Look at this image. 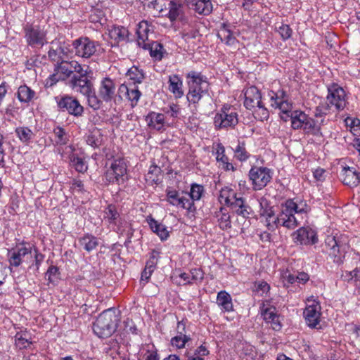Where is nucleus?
Returning a JSON list of instances; mask_svg holds the SVG:
<instances>
[{"label": "nucleus", "instance_id": "obj_1", "mask_svg": "<svg viewBox=\"0 0 360 360\" xmlns=\"http://www.w3.org/2000/svg\"><path fill=\"white\" fill-rule=\"evenodd\" d=\"M308 212V206L305 202L300 204L293 200L289 199L281 206L280 217L277 219L282 226L289 229H294L300 224V216Z\"/></svg>", "mask_w": 360, "mask_h": 360}, {"label": "nucleus", "instance_id": "obj_2", "mask_svg": "<svg viewBox=\"0 0 360 360\" xmlns=\"http://www.w3.org/2000/svg\"><path fill=\"white\" fill-rule=\"evenodd\" d=\"M69 84L77 92H79L87 98L88 104L94 110H98L102 105L101 101L95 94L93 83L88 75L77 76L73 75Z\"/></svg>", "mask_w": 360, "mask_h": 360}, {"label": "nucleus", "instance_id": "obj_3", "mask_svg": "<svg viewBox=\"0 0 360 360\" xmlns=\"http://www.w3.org/2000/svg\"><path fill=\"white\" fill-rule=\"evenodd\" d=\"M120 319L114 309L103 311L94 323L93 330L99 338H105L112 335L116 330Z\"/></svg>", "mask_w": 360, "mask_h": 360}, {"label": "nucleus", "instance_id": "obj_4", "mask_svg": "<svg viewBox=\"0 0 360 360\" xmlns=\"http://www.w3.org/2000/svg\"><path fill=\"white\" fill-rule=\"evenodd\" d=\"M219 198L231 207L233 212L243 218H249L252 208L246 203L241 194H237L233 189L225 187L221 189Z\"/></svg>", "mask_w": 360, "mask_h": 360}, {"label": "nucleus", "instance_id": "obj_5", "mask_svg": "<svg viewBox=\"0 0 360 360\" xmlns=\"http://www.w3.org/2000/svg\"><path fill=\"white\" fill-rule=\"evenodd\" d=\"M187 78L189 79L187 100L191 103H198L207 94L209 84L200 73L194 71L188 73Z\"/></svg>", "mask_w": 360, "mask_h": 360}, {"label": "nucleus", "instance_id": "obj_6", "mask_svg": "<svg viewBox=\"0 0 360 360\" xmlns=\"http://www.w3.org/2000/svg\"><path fill=\"white\" fill-rule=\"evenodd\" d=\"M23 31L25 39L32 48H41L48 43L45 26L27 22L24 25Z\"/></svg>", "mask_w": 360, "mask_h": 360}, {"label": "nucleus", "instance_id": "obj_7", "mask_svg": "<svg viewBox=\"0 0 360 360\" xmlns=\"http://www.w3.org/2000/svg\"><path fill=\"white\" fill-rule=\"evenodd\" d=\"M326 251L329 256L333 259L336 264H341L343 262L349 245L345 238L328 236L325 240Z\"/></svg>", "mask_w": 360, "mask_h": 360}, {"label": "nucleus", "instance_id": "obj_8", "mask_svg": "<svg viewBox=\"0 0 360 360\" xmlns=\"http://www.w3.org/2000/svg\"><path fill=\"white\" fill-rule=\"evenodd\" d=\"M183 194L175 189L167 188L166 190V200L173 206L186 210L189 213H194L196 211L195 204Z\"/></svg>", "mask_w": 360, "mask_h": 360}, {"label": "nucleus", "instance_id": "obj_9", "mask_svg": "<svg viewBox=\"0 0 360 360\" xmlns=\"http://www.w3.org/2000/svg\"><path fill=\"white\" fill-rule=\"evenodd\" d=\"M98 42L88 37H80L72 42L75 55L84 58L94 56L97 51Z\"/></svg>", "mask_w": 360, "mask_h": 360}, {"label": "nucleus", "instance_id": "obj_10", "mask_svg": "<svg viewBox=\"0 0 360 360\" xmlns=\"http://www.w3.org/2000/svg\"><path fill=\"white\" fill-rule=\"evenodd\" d=\"M249 176L254 190H261L270 182L272 179V172L266 167H255L250 170Z\"/></svg>", "mask_w": 360, "mask_h": 360}, {"label": "nucleus", "instance_id": "obj_11", "mask_svg": "<svg viewBox=\"0 0 360 360\" xmlns=\"http://www.w3.org/2000/svg\"><path fill=\"white\" fill-rule=\"evenodd\" d=\"M214 122L219 129L233 127L238 122V115L231 107L224 105L221 112L216 114Z\"/></svg>", "mask_w": 360, "mask_h": 360}, {"label": "nucleus", "instance_id": "obj_12", "mask_svg": "<svg viewBox=\"0 0 360 360\" xmlns=\"http://www.w3.org/2000/svg\"><path fill=\"white\" fill-rule=\"evenodd\" d=\"M115 82L109 77L103 79L101 82L98 96H97L103 103H110L112 101L115 102L118 100V94H116Z\"/></svg>", "mask_w": 360, "mask_h": 360}, {"label": "nucleus", "instance_id": "obj_13", "mask_svg": "<svg viewBox=\"0 0 360 360\" xmlns=\"http://www.w3.org/2000/svg\"><path fill=\"white\" fill-rule=\"evenodd\" d=\"M58 107L62 112H68L75 117H80L84 112V108L78 100L72 96H65L57 101Z\"/></svg>", "mask_w": 360, "mask_h": 360}, {"label": "nucleus", "instance_id": "obj_14", "mask_svg": "<svg viewBox=\"0 0 360 360\" xmlns=\"http://www.w3.org/2000/svg\"><path fill=\"white\" fill-rule=\"evenodd\" d=\"M244 106L248 110H255L256 108L263 107L262 102V95L259 89L251 86L244 91Z\"/></svg>", "mask_w": 360, "mask_h": 360}, {"label": "nucleus", "instance_id": "obj_15", "mask_svg": "<svg viewBox=\"0 0 360 360\" xmlns=\"http://www.w3.org/2000/svg\"><path fill=\"white\" fill-rule=\"evenodd\" d=\"M294 241L300 245H313L318 242L316 233L309 227H302L292 234Z\"/></svg>", "mask_w": 360, "mask_h": 360}, {"label": "nucleus", "instance_id": "obj_16", "mask_svg": "<svg viewBox=\"0 0 360 360\" xmlns=\"http://www.w3.org/2000/svg\"><path fill=\"white\" fill-rule=\"evenodd\" d=\"M328 91L329 94L327 96V99L330 103L334 105L338 110H342L346 105L344 89L338 86L336 84H333L328 89Z\"/></svg>", "mask_w": 360, "mask_h": 360}, {"label": "nucleus", "instance_id": "obj_17", "mask_svg": "<svg viewBox=\"0 0 360 360\" xmlns=\"http://www.w3.org/2000/svg\"><path fill=\"white\" fill-rule=\"evenodd\" d=\"M340 178L345 185L357 186L360 183V172L354 167H344L340 173Z\"/></svg>", "mask_w": 360, "mask_h": 360}, {"label": "nucleus", "instance_id": "obj_18", "mask_svg": "<svg viewBox=\"0 0 360 360\" xmlns=\"http://www.w3.org/2000/svg\"><path fill=\"white\" fill-rule=\"evenodd\" d=\"M118 101L122 99V94L126 96L127 98L131 101V107H134L137 105V103L141 96V91L137 89L136 86H129L122 84L120 86L118 91Z\"/></svg>", "mask_w": 360, "mask_h": 360}, {"label": "nucleus", "instance_id": "obj_19", "mask_svg": "<svg viewBox=\"0 0 360 360\" xmlns=\"http://www.w3.org/2000/svg\"><path fill=\"white\" fill-rule=\"evenodd\" d=\"M321 307L318 304H311L307 307L304 311V316L308 326L316 328L320 321Z\"/></svg>", "mask_w": 360, "mask_h": 360}, {"label": "nucleus", "instance_id": "obj_20", "mask_svg": "<svg viewBox=\"0 0 360 360\" xmlns=\"http://www.w3.org/2000/svg\"><path fill=\"white\" fill-rule=\"evenodd\" d=\"M31 253V248L24 246L18 247L16 249L9 251L8 257L10 265L15 267L19 266L22 263V258Z\"/></svg>", "mask_w": 360, "mask_h": 360}, {"label": "nucleus", "instance_id": "obj_21", "mask_svg": "<svg viewBox=\"0 0 360 360\" xmlns=\"http://www.w3.org/2000/svg\"><path fill=\"white\" fill-rule=\"evenodd\" d=\"M145 120L151 129L160 131L164 127L165 115L162 113L150 112L146 116Z\"/></svg>", "mask_w": 360, "mask_h": 360}, {"label": "nucleus", "instance_id": "obj_22", "mask_svg": "<svg viewBox=\"0 0 360 360\" xmlns=\"http://www.w3.org/2000/svg\"><path fill=\"white\" fill-rule=\"evenodd\" d=\"M169 90L176 98H181L184 96L183 82L181 77L177 75H172L169 77Z\"/></svg>", "mask_w": 360, "mask_h": 360}, {"label": "nucleus", "instance_id": "obj_23", "mask_svg": "<svg viewBox=\"0 0 360 360\" xmlns=\"http://www.w3.org/2000/svg\"><path fill=\"white\" fill-rule=\"evenodd\" d=\"M190 6L199 14L207 15L212 11L211 0H191Z\"/></svg>", "mask_w": 360, "mask_h": 360}, {"label": "nucleus", "instance_id": "obj_24", "mask_svg": "<svg viewBox=\"0 0 360 360\" xmlns=\"http://www.w3.org/2000/svg\"><path fill=\"white\" fill-rule=\"evenodd\" d=\"M150 25L146 20L141 21L137 25V43L139 46H142L144 49H146V44L145 41L148 39V32L150 31Z\"/></svg>", "mask_w": 360, "mask_h": 360}, {"label": "nucleus", "instance_id": "obj_25", "mask_svg": "<svg viewBox=\"0 0 360 360\" xmlns=\"http://www.w3.org/2000/svg\"><path fill=\"white\" fill-rule=\"evenodd\" d=\"M79 245L86 252L94 250L99 245L98 239L90 233H86L78 240Z\"/></svg>", "mask_w": 360, "mask_h": 360}, {"label": "nucleus", "instance_id": "obj_26", "mask_svg": "<svg viewBox=\"0 0 360 360\" xmlns=\"http://www.w3.org/2000/svg\"><path fill=\"white\" fill-rule=\"evenodd\" d=\"M109 36L117 44L125 42L127 41L129 31L122 26L113 27L109 30Z\"/></svg>", "mask_w": 360, "mask_h": 360}, {"label": "nucleus", "instance_id": "obj_27", "mask_svg": "<svg viewBox=\"0 0 360 360\" xmlns=\"http://www.w3.org/2000/svg\"><path fill=\"white\" fill-rule=\"evenodd\" d=\"M289 116L291 121V127L295 130L301 129L309 117L301 110H293Z\"/></svg>", "mask_w": 360, "mask_h": 360}, {"label": "nucleus", "instance_id": "obj_28", "mask_svg": "<svg viewBox=\"0 0 360 360\" xmlns=\"http://www.w3.org/2000/svg\"><path fill=\"white\" fill-rule=\"evenodd\" d=\"M217 303L224 311H231L233 310L232 298L231 295L224 290L218 292Z\"/></svg>", "mask_w": 360, "mask_h": 360}, {"label": "nucleus", "instance_id": "obj_29", "mask_svg": "<svg viewBox=\"0 0 360 360\" xmlns=\"http://www.w3.org/2000/svg\"><path fill=\"white\" fill-rule=\"evenodd\" d=\"M151 230L155 233L162 240H166L169 236V231L165 225L158 222L152 217L148 219Z\"/></svg>", "mask_w": 360, "mask_h": 360}, {"label": "nucleus", "instance_id": "obj_30", "mask_svg": "<svg viewBox=\"0 0 360 360\" xmlns=\"http://www.w3.org/2000/svg\"><path fill=\"white\" fill-rule=\"evenodd\" d=\"M70 66V62L62 61L56 67V73L53 75V77H57V80H65L72 74Z\"/></svg>", "mask_w": 360, "mask_h": 360}, {"label": "nucleus", "instance_id": "obj_31", "mask_svg": "<svg viewBox=\"0 0 360 360\" xmlns=\"http://www.w3.org/2000/svg\"><path fill=\"white\" fill-rule=\"evenodd\" d=\"M17 97L21 103H29L36 98V93L27 85H21L18 89Z\"/></svg>", "mask_w": 360, "mask_h": 360}, {"label": "nucleus", "instance_id": "obj_32", "mask_svg": "<svg viewBox=\"0 0 360 360\" xmlns=\"http://www.w3.org/2000/svg\"><path fill=\"white\" fill-rule=\"evenodd\" d=\"M217 37L226 45L231 46L237 42L236 38L233 35L232 32L229 29L227 25L223 23L217 34Z\"/></svg>", "mask_w": 360, "mask_h": 360}, {"label": "nucleus", "instance_id": "obj_33", "mask_svg": "<svg viewBox=\"0 0 360 360\" xmlns=\"http://www.w3.org/2000/svg\"><path fill=\"white\" fill-rule=\"evenodd\" d=\"M301 129H302L307 134H311L316 136H322L320 126L316 124V121L310 117H307Z\"/></svg>", "mask_w": 360, "mask_h": 360}, {"label": "nucleus", "instance_id": "obj_34", "mask_svg": "<svg viewBox=\"0 0 360 360\" xmlns=\"http://www.w3.org/2000/svg\"><path fill=\"white\" fill-rule=\"evenodd\" d=\"M226 209L221 207L216 212V217L218 219L219 226L222 230H228L231 227V217L229 213L225 212Z\"/></svg>", "mask_w": 360, "mask_h": 360}, {"label": "nucleus", "instance_id": "obj_35", "mask_svg": "<svg viewBox=\"0 0 360 360\" xmlns=\"http://www.w3.org/2000/svg\"><path fill=\"white\" fill-rule=\"evenodd\" d=\"M275 311L276 309L274 307H269L262 310V315L266 321L271 322L274 325L273 327L274 330H279L281 325L278 321V316Z\"/></svg>", "mask_w": 360, "mask_h": 360}, {"label": "nucleus", "instance_id": "obj_36", "mask_svg": "<svg viewBox=\"0 0 360 360\" xmlns=\"http://www.w3.org/2000/svg\"><path fill=\"white\" fill-rule=\"evenodd\" d=\"M183 13V5L179 1H171L169 4L168 18L171 21H174Z\"/></svg>", "mask_w": 360, "mask_h": 360}, {"label": "nucleus", "instance_id": "obj_37", "mask_svg": "<svg viewBox=\"0 0 360 360\" xmlns=\"http://www.w3.org/2000/svg\"><path fill=\"white\" fill-rule=\"evenodd\" d=\"M161 174V168L157 165H152L146 174V180L151 185L153 184H158L160 181V176Z\"/></svg>", "mask_w": 360, "mask_h": 360}, {"label": "nucleus", "instance_id": "obj_38", "mask_svg": "<svg viewBox=\"0 0 360 360\" xmlns=\"http://www.w3.org/2000/svg\"><path fill=\"white\" fill-rule=\"evenodd\" d=\"M127 77L131 80L134 84H140L144 79V74L142 70L139 69L136 66H132L127 72Z\"/></svg>", "mask_w": 360, "mask_h": 360}, {"label": "nucleus", "instance_id": "obj_39", "mask_svg": "<svg viewBox=\"0 0 360 360\" xmlns=\"http://www.w3.org/2000/svg\"><path fill=\"white\" fill-rule=\"evenodd\" d=\"M261 217H264L266 219L267 226H271V224H275L276 226H282L281 223L277 220L278 218L280 217V214L278 216H275L274 211L273 210V207H270L266 209H264L261 213Z\"/></svg>", "mask_w": 360, "mask_h": 360}, {"label": "nucleus", "instance_id": "obj_40", "mask_svg": "<svg viewBox=\"0 0 360 360\" xmlns=\"http://www.w3.org/2000/svg\"><path fill=\"white\" fill-rule=\"evenodd\" d=\"M58 41H52L51 47L50 48L48 56L53 60H56L58 58H60L62 55L65 54V49L58 45Z\"/></svg>", "mask_w": 360, "mask_h": 360}, {"label": "nucleus", "instance_id": "obj_41", "mask_svg": "<svg viewBox=\"0 0 360 360\" xmlns=\"http://www.w3.org/2000/svg\"><path fill=\"white\" fill-rule=\"evenodd\" d=\"M56 142L58 145H65L69 141V136L65 130L59 126L53 129Z\"/></svg>", "mask_w": 360, "mask_h": 360}, {"label": "nucleus", "instance_id": "obj_42", "mask_svg": "<svg viewBox=\"0 0 360 360\" xmlns=\"http://www.w3.org/2000/svg\"><path fill=\"white\" fill-rule=\"evenodd\" d=\"M111 169L116 172L117 176L122 178L127 172V165L124 160L118 158L115 160L110 165Z\"/></svg>", "mask_w": 360, "mask_h": 360}, {"label": "nucleus", "instance_id": "obj_43", "mask_svg": "<svg viewBox=\"0 0 360 360\" xmlns=\"http://www.w3.org/2000/svg\"><path fill=\"white\" fill-rule=\"evenodd\" d=\"M146 49H150V54L152 57L161 60L162 58V52L163 46L160 43L156 41H153L151 44H146Z\"/></svg>", "mask_w": 360, "mask_h": 360}, {"label": "nucleus", "instance_id": "obj_44", "mask_svg": "<svg viewBox=\"0 0 360 360\" xmlns=\"http://www.w3.org/2000/svg\"><path fill=\"white\" fill-rule=\"evenodd\" d=\"M86 143L94 148H98L101 145L102 136L99 131L94 132L87 136Z\"/></svg>", "mask_w": 360, "mask_h": 360}, {"label": "nucleus", "instance_id": "obj_45", "mask_svg": "<svg viewBox=\"0 0 360 360\" xmlns=\"http://www.w3.org/2000/svg\"><path fill=\"white\" fill-rule=\"evenodd\" d=\"M234 155L240 161H245L249 158L244 142L238 141V146L234 149Z\"/></svg>", "mask_w": 360, "mask_h": 360}, {"label": "nucleus", "instance_id": "obj_46", "mask_svg": "<svg viewBox=\"0 0 360 360\" xmlns=\"http://www.w3.org/2000/svg\"><path fill=\"white\" fill-rule=\"evenodd\" d=\"M15 132L20 140L22 142L29 141L33 136L32 131L27 127H18Z\"/></svg>", "mask_w": 360, "mask_h": 360}, {"label": "nucleus", "instance_id": "obj_47", "mask_svg": "<svg viewBox=\"0 0 360 360\" xmlns=\"http://www.w3.org/2000/svg\"><path fill=\"white\" fill-rule=\"evenodd\" d=\"M203 187L198 184H193L191 186V191L189 193H187L189 196V199L191 200L193 202L195 200H198L200 199L202 193L203 192Z\"/></svg>", "mask_w": 360, "mask_h": 360}, {"label": "nucleus", "instance_id": "obj_48", "mask_svg": "<svg viewBox=\"0 0 360 360\" xmlns=\"http://www.w3.org/2000/svg\"><path fill=\"white\" fill-rule=\"evenodd\" d=\"M292 104L290 103L288 100H285L284 102H283L281 105H279V107H278V108L281 110V112H282V115H281V118L282 120H283L285 122H287L288 120V118L290 117V115L291 114L292 112H293L292 110Z\"/></svg>", "mask_w": 360, "mask_h": 360}, {"label": "nucleus", "instance_id": "obj_49", "mask_svg": "<svg viewBox=\"0 0 360 360\" xmlns=\"http://www.w3.org/2000/svg\"><path fill=\"white\" fill-rule=\"evenodd\" d=\"M190 340V338L186 335H178L171 340L172 346L181 349L184 347L186 343Z\"/></svg>", "mask_w": 360, "mask_h": 360}, {"label": "nucleus", "instance_id": "obj_50", "mask_svg": "<svg viewBox=\"0 0 360 360\" xmlns=\"http://www.w3.org/2000/svg\"><path fill=\"white\" fill-rule=\"evenodd\" d=\"M159 252L156 250H153L149 259L146 262L145 268L150 271H154L158 261Z\"/></svg>", "mask_w": 360, "mask_h": 360}, {"label": "nucleus", "instance_id": "obj_51", "mask_svg": "<svg viewBox=\"0 0 360 360\" xmlns=\"http://www.w3.org/2000/svg\"><path fill=\"white\" fill-rule=\"evenodd\" d=\"M120 214L117 212L115 206L110 205L108 206L105 211V217L108 219L110 223H116V220L119 217Z\"/></svg>", "mask_w": 360, "mask_h": 360}, {"label": "nucleus", "instance_id": "obj_52", "mask_svg": "<svg viewBox=\"0 0 360 360\" xmlns=\"http://www.w3.org/2000/svg\"><path fill=\"white\" fill-rule=\"evenodd\" d=\"M70 68L72 70V73L76 72L79 74L78 76H82L85 75H88L89 72V67L87 66L86 69H84L81 64H79L78 62L72 60L70 61Z\"/></svg>", "mask_w": 360, "mask_h": 360}, {"label": "nucleus", "instance_id": "obj_53", "mask_svg": "<svg viewBox=\"0 0 360 360\" xmlns=\"http://www.w3.org/2000/svg\"><path fill=\"white\" fill-rule=\"evenodd\" d=\"M71 162L75 169L79 172H84L87 169V166L81 158L73 157L71 159Z\"/></svg>", "mask_w": 360, "mask_h": 360}, {"label": "nucleus", "instance_id": "obj_54", "mask_svg": "<svg viewBox=\"0 0 360 360\" xmlns=\"http://www.w3.org/2000/svg\"><path fill=\"white\" fill-rule=\"evenodd\" d=\"M278 32L283 40L288 39L292 33V29L290 26L284 24L278 27Z\"/></svg>", "mask_w": 360, "mask_h": 360}, {"label": "nucleus", "instance_id": "obj_55", "mask_svg": "<svg viewBox=\"0 0 360 360\" xmlns=\"http://www.w3.org/2000/svg\"><path fill=\"white\" fill-rule=\"evenodd\" d=\"M58 269L55 266H51L46 273V276H48L49 283H54L58 278Z\"/></svg>", "mask_w": 360, "mask_h": 360}, {"label": "nucleus", "instance_id": "obj_56", "mask_svg": "<svg viewBox=\"0 0 360 360\" xmlns=\"http://www.w3.org/2000/svg\"><path fill=\"white\" fill-rule=\"evenodd\" d=\"M15 342L20 349L27 348L30 344H32V342L29 341L26 337H24L22 335L19 333H17L15 335Z\"/></svg>", "mask_w": 360, "mask_h": 360}, {"label": "nucleus", "instance_id": "obj_57", "mask_svg": "<svg viewBox=\"0 0 360 360\" xmlns=\"http://www.w3.org/2000/svg\"><path fill=\"white\" fill-rule=\"evenodd\" d=\"M191 278L192 283L193 281H202L204 278V273L200 269H193L191 270Z\"/></svg>", "mask_w": 360, "mask_h": 360}, {"label": "nucleus", "instance_id": "obj_58", "mask_svg": "<svg viewBox=\"0 0 360 360\" xmlns=\"http://www.w3.org/2000/svg\"><path fill=\"white\" fill-rule=\"evenodd\" d=\"M225 148L221 144L218 145L217 150V160L220 164L224 161L229 160L228 157L224 154Z\"/></svg>", "mask_w": 360, "mask_h": 360}, {"label": "nucleus", "instance_id": "obj_59", "mask_svg": "<svg viewBox=\"0 0 360 360\" xmlns=\"http://www.w3.org/2000/svg\"><path fill=\"white\" fill-rule=\"evenodd\" d=\"M105 178L110 183L118 182L120 179L110 167L105 172Z\"/></svg>", "mask_w": 360, "mask_h": 360}, {"label": "nucleus", "instance_id": "obj_60", "mask_svg": "<svg viewBox=\"0 0 360 360\" xmlns=\"http://www.w3.org/2000/svg\"><path fill=\"white\" fill-rule=\"evenodd\" d=\"M329 110V105L326 103L317 106L315 109V117H322L328 113Z\"/></svg>", "mask_w": 360, "mask_h": 360}, {"label": "nucleus", "instance_id": "obj_61", "mask_svg": "<svg viewBox=\"0 0 360 360\" xmlns=\"http://www.w3.org/2000/svg\"><path fill=\"white\" fill-rule=\"evenodd\" d=\"M271 105L275 108H278L281 104L285 101L282 98L278 97L275 94L274 91H271Z\"/></svg>", "mask_w": 360, "mask_h": 360}, {"label": "nucleus", "instance_id": "obj_62", "mask_svg": "<svg viewBox=\"0 0 360 360\" xmlns=\"http://www.w3.org/2000/svg\"><path fill=\"white\" fill-rule=\"evenodd\" d=\"M199 35V32L198 30L193 29L189 31H184L183 36L184 37L187 39H195Z\"/></svg>", "mask_w": 360, "mask_h": 360}, {"label": "nucleus", "instance_id": "obj_63", "mask_svg": "<svg viewBox=\"0 0 360 360\" xmlns=\"http://www.w3.org/2000/svg\"><path fill=\"white\" fill-rule=\"evenodd\" d=\"M325 172H326V171L323 169L318 168V169H315L314 172H313L314 177L317 181H323L324 179Z\"/></svg>", "mask_w": 360, "mask_h": 360}, {"label": "nucleus", "instance_id": "obj_64", "mask_svg": "<svg viewBox=\"0 0 360 360\" xmlns=\"http://www.w3.org/2000/svg\"><path fill=\"white\" fill-rule=\"evenodd\" d=\"M195 356H207L209 354V351L207 350V349L204 347L203 345H200L199 347H198L196 349V350L195 351Z\"/></svg>", "mask_w": 360, "mask_h": 360}]
</instances>
